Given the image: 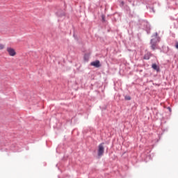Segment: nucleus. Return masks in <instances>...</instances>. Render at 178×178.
<instances>
[{
  "label": "nucleus",
  "instance_id": "nucleus-6",
  "mask_svg": "<svg viewBox=\"0 0 178 178\" xmlns=\"http://www.w3.org/2000/svg\"><path fill=\"white\" fill-rule=\"evenodd\" d=\"M152 67L154 69V70L159 72V67L156 64H152Z\"/></svg>",
  "mask_w": 178,
  "mask_h": 178
},
{
  "label": "nucleus",
  "instance_id": "nucleus-9",
  "mask_svg": "<svg viewBox=\"0 0 178 178\" xmlns=\"http://www.w3.org/2000/svg\"><path fill=\"white\" fill-rule=\"evenodd\" d=\"M127 99H128L129 101H130L131 98H130V97H128V98H127Z\"/></svg>",
  "mask_w": 178,
  "mask_h": 178
},
{
  "label": "nucleus",
  "instance_id": "nucleus-2",
  "mask_svg": "<svg viewBox=\"0 0 178 178\" xmlns=\"http://www.w3.org/2000/svg\"><path fill=\"white\" fill-rule=\"evenodd\" d=\"M105 151V147H104V143H101L98 146L97 155L98 156H102Z\"/></svg>",
  "mask_w": 178,
  "mask_h": 178
},
{
  "label": "nucleus",
  "instance_id": "nucleus-5",
  "mask_svg": "<svg viewBox=\"0 0 178 178\" xmlns=\"http://www.w3.org/2000/svg\"><path fill=\"white\" fill-rule=\"evenodd\" d=\"M152 56V54H151L150 52H148L144 56L143 58L145 59L146 60H148V59H149Z\"/></svg>",
  "mask_w": 178,
  "mask_h": 178
},
{
  "label": "nucleus",
  "instance_id": "nucleus-8",
  "mask_svg": "<svg viewBox=\"0 0 178 178\" xmlns=\"http://www.w3.org/2000/svg\"><path fill=\"white\" fill-rule=\"evenodd\" d=\"M102 20L104 22L105 21V17L102 15Z\"/></svg>",
  "mask_w": 178,
  "mask_h": 178
},
{
  "label": "nucleus",
  "instance_id": "nucleus-4",
  "mask_svg": "<svg viewBox=\"0 0 178 178\" xmlns=\"http://www.w3.org/2000/svg\"><path fill=\"white\" fill-rule=\"evenodd\" d=\"M91 66H94L95 67H101V63L99 60H95L90 63Z\"/></svg>",
  "mask_w": 178,
  "mask_h": 178
},
{
  "label": "nucleus",
  "instance_id": "nucleus-1",
  "mask_svg": "<svg viewBox=\"0 0 178 178\" xmlns=\"http://www.w3.org/2000/svg\"><path fill=\"white\" fill-rule=\"evenodd\" d=\"M154 38L151 40V48L153 49V51H155L156 49V44L159 42V38H158V33H156L153 35Z\"/></svg>",
  "mask_w": 178,
  "mask_h": 178
},
{
  "label": "nucleus",
  "instance_id": "nucleus-7",
  "mask_svg": "<svg viewBox=\"0 0 178 178\" xmlns=\"http://www.w3.org/2000/svg\"><path fill=\"white\" fill-rule=\"evenodd\" d=\"M175 48H176L177 49H178V42H176Z\"/></svg>",
  "mask_w": 178,
  "mask_h": 178
},
{
  "label": "nucleus",
  "instance_id": "nucleus-3",
  "mask_svg": "<svg viewBox=\"0 0 178 178\" xmlns=\"http://www.w3.org/2000/svg\"><path fill=\"white\" fill-rule=\"evenodd\" d=\"M7 52L10 56H16V51L12 47H8Z\"/></svg>",
  "mask_w": 178,
  "mask_h": 178
}]
</instances>
